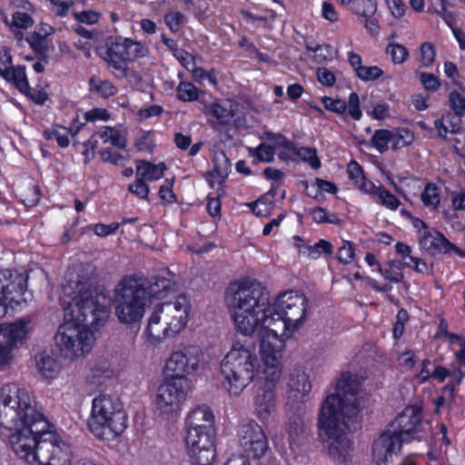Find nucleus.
<instances>
[{"label":"nucleus","mask_w":465,"mask_h":465,"mask_svg":"<svg viewBox=\"0 0 465 465\" xmlns=\"http://www.w3.org/2000/svg\"><path fill=\"white\" fill-rule=\"evenodd\" d=\"M386 53L391 55L394 64H403L410 55L407 47L398 43H390L386 47Z\"/></svg>","instance_id":"45"},{"label":"nucleus","mask_w":465,"mask_h":465,"mask_svg":"<svg viewBox=\"0 0 465 465\" xmlns=\"http://www.w3.org/2000/svg\"><path fill=\"white\" fill-rule=\"evenodd\" d=\"M176 97L182 102H194L199 98V90L193 83L181 81L176 87Z\"/></svg>","instance_id":"35"},{"label":"nucleus","mask_w":465,"mask_h":465,"mask_svg":"<svg viewBox=\"0 0 465 465\" xmlns=\"http://www.w3.org/2000/svg\"><path fill=\"white\" fill-rule=\"evenodd\" d=\"M348 114L355 121L361 120L362 112L360 106V98L356 92H351L348 97Z\"/></svg>","instance_id":"56"},{"label":"nucleus","mask_w":465,"mask_h":465,"mask_svg":"<svg viewBox=\"0 0 465 465\" xmlns=\"http://www.w3.org/2000/svg\"><path fill=\"white\" fill-rule=\"evenodd\" d=\"M44 453L42 463L45 460L48 465H70L72 451L70 445L54 430V425L49 421V428L45 430L40 445Z\"/></svg>","instance_id":"15"},{"label":"nucleus","mask_w":465,"mask_h":465,"mask_svg":"<svg viewBox=\"0 0 465 465\" xmlns=\"http://www.w3.org/2000/svg\"><path fill=\"white\" fill-rule=\"evenodd\" d=\"M346 172L348 178L352 181L356 186L366 178L362 166L355 160H351L349 163Z\"/></svg>","instance_id":"54"},{"label":"nucleus","mask_w":465,"mask_h":465,"mask_svg":"<svg viewBox=\"0 0 465 465\" xmlns=\"http://www.w3.org/2000/svg\"><path fill=\"white\" fill-rule=\"evenodd\" d=\"M420 62L424 67H430L436 56V50L433 44L424 42L420 46Z\"/></svg>","instance_id":"48"},{"label":"nucleus","mask_w":465,"mask_h":465,"mask_svg":"<svg viewBox=\"0 0 465 465\" xmlns=\"http://www.w3.org/2000/svg\"><path fill=\"white\" fill-rule=\"evenodd\" d=\"M96 288L83 284L74 298V304L64 308V322L54 335L58 349H85L92 346L94 331L108 319V305L100 302Z\"/></svg>","instance_id":"4"},{"label":"nucleus","mask_w":465,"mask_h":465,"mask_svg":"<svg viewBox=\"0 0 465 465\" xmlns=\"http://www.w3.org/2000/svg\"><path fill=\"white\" fill-rule=\"evenodd\" d=\"M391 15L396 19L402 18L408 10V6L404 0H385Z\"/></svg>","instance_id":"59"},{"label":"nucleus","mask_w":465,"mask_h":465,"mask_svg":"<svg viewBox=\"0 0 465 465\" xmlns=\"http://www.w3.org/2000/svg\"><path fill=\"white\" fill-rule=\"evenodd\" d=\"M97 54L107 63L109 71L121 79L128 74V64L146 57L149 48L130 37L110 35L104 45L97 48Z\"/></svg>","instance_id":"11"},{"label":"nucleus","mask_w":465,"mask_h":465,"mask_svg":"<svg viewBox=\"0 0 465 465\" xmlns=\"http://www.w3.org/2000/svg\"><path fill=\"white\" fill-rule=\"evenodd\" d=\"M376 199L378 203L391 211H396L401 205V201L384 185L380 188Z\"/></svg>","instance_id":"42"},{"label":"nucleus","mask_w":465,"mask_h":465,"mask_svg":"<svg viewBox=\"0 0 465 465\" xmlns=\"http://www.w3.org/2000/svg\"><path fill=\"white\" fill-rule=\"evenodd\" d=\"M422 411L406 407L388 424L386 430L373 442V457L378 463L387 464L403 443L411 442L421 426Z\"/></svg>","instance_id":"8"},{"label":"nucleus","mask_w":465,"mask_h":465,"mask_svg":"<svg viewBox=\"0 0 465 465\" xmlns=\"http://www.w3.org/2000/svg\"><path fill=\"white\" fill-rule=\"evenodd\" d=\"M128 417L117 397L101 394L92 401L87 425L92 434L102 440H114L127 428Z\"/></svg>","instance_id":"10"},{"label":"nucleus","mask_w":465,"mask_h":465,"mask_svg":"<svg viewBox=\"0 0 465 465\" xmlns=\"http://www.w3.org/2000/svg\"><path fill=\"white\" fill-rule=\"evenodd\" d=\"M57 124L53 125L52 129L45 130L43 133V136L45 140L49 141L54 138L59 147L66 148L69 146L70 140L68 137V133L61 134L58 130L59 127Z\"/></svg>","instance_id":"52"},{"label":"nucleus","mask_w":465,"mask_h":465,"mask_svg":"<svg viewBox=\"0 0 465 465\" xmlns=\"http://www.w3.org/2000/svg\"><path fill=\"white\" fill-rule=\"evenodd\" d=\"M120 227L119 223H112L110 224H104L103 223H97L93 224L92 230L94 233L99 237H106L116 233Z\"/></svg>","instance_id":"58"},{"label":"nucleus","mask_w":465,"mask_h":465,"mask_svg":"<svg viewBox=\"0 0 465 465\" xmlns=\"http://www.w3.org/2000/svg\"><path fill=\"white\" fill-rule=\"evenodd\" d=\"M28 279L25 272L16 269L0 271V318L5 317L9 310L15 311L26 303Z\"/></svg>","instance_id":"13"},{"label":"nucleus","mask_w":465,"mask_h":465,"mask_svg":"<svg viewBox=\"0 0 465 465\" xmlns=\"http://www.w3.org/2000/svg\"><path fill=\"white\" fill-rule=\"evenodd\" d=\"M207 114L215 118L216 122L223 126L230 124L234 117L232 104L229 102H213L207 108Z\"/></svg>","instance_id":"25"},{"label":"nucleus","mask_w":465,"mask_h":465,"mask_svg":"<svg viewBox=\"0 0 465 465\" xmlns=\"http://www.w3.org/2000/svg\"><path fill=\"white\" fill-rule=\"evenodd\" d=\"M377 3L375 0H353L350 10L362 18H369L377 12Z\"/></svg>","instance_id":"34"},{"label":"nucleus","mask_w":465,"mask_h":465,"mask_svg":"<svg viewBox=\"0 0 465 465\" xmlns=\"http://www.w3.org/2000/svg\"><path fill=\"white\" fill-rule=\"evenodd\" d=\"M255 411L258 418L264 422L275 408V392L272 388L262 390L254 399Z\"/></svg>","instance_id":"24"},{"label":"nucleus","mask_w":465,"mask_h":465,"mask_svg":"<svg viewBox=\"0 0 465 465\" xmlns=\"http://www.w3.org/2000/svg\"><path fill=\"white\" fill-rule=\"evenodd\" d=\"M115 375L116 371L112 359L101 354L97 355L96 358L91 361L86 374V380L90 384L101 386L107 380L114 378Z\"/></svg>","instance_id":"21"},{"label":"nucleus","mask_w":465,"mask_h":465,"mask_svg":"<svg viewBox=\"0 0 465 465\" xmlns=\"http://www.w3.org/2000/svg\"><path fill=\"white\" fill-rule=\"evenodd\" d=\"M191 300L186 294H179L173 301L162 302L154 306L144 332L153 344L174 337L188 322Z\"/></svg>","instance_id":"9"},{"label":"nucleus","mask_w":465,"mask_h":465,"mask_svg":"<svg viewBox=\"0 0 465 465\" xmlns=\"http://www.w3.org/2000/svg\"><path fill=\"white\" fill-rule=\"evenodd\" d=\"M456 388V383L453 381H449L443 388L441 395L438 396L434 401V404L436 406V411H439L441 407L445 405V403L449 401H452L454 399V391Z\"/></svg>","instance_id":"53"},{"label":"nucleus","mask_w":465,"mask_h":465,"mask_svg":"<svg viewBox=\"0 0 465 465\" xmlns=\"http://www.w3.org/2000/svg\"><path fill=\"white\" fill-rule=\"evenodd\" d=\"M224 301L239 332L251 335L258 326L263 327L259 333V349H276L269 339H277L278 332L270 326L281 321L284 329L299 328L308 306L304 293L294 290L281 292L272 304L266 289L250 278L231 282Z\"/></svg>","instance_id":"1"},{"label":"nucleus","mask_w":465,"mask_h":465,"mask_svg":"<svg viewBox=\"0 0 465 465\" xmlns=\"http://www.w3.org/2000/svg\"><path fill=\"white\" fill-rule=\"evenodd\" d=\"M420 245L433 253L437 252L442 253H450L451 252L457 253L460 252V249L450 242L444 234L439 231H434V232H430V231L423 232L420 237Z\"/></svg>","instance_id":"22"},{"label":"nucleus","mask_w":465,"mask_h":465,"mask_svg":"<svg viewBox=\"0 0 465 465\" xmlns=\"http://www.w3.org/2000/svg\"><path fill=\"white\" fill-rule=\"evenodd\" d=\"M175 177L165 178L163 184L159 187L158 195L163 204L170 205L178 202V197L173 192Z\"/></svg>","instance_id":"39"},{"label":"nucleus","mask_w":465,"mask_h":465,"mask_svg":"<svg viewBox=\"0 0 465 465\" xmlns=\"http://www.w3.org/2000/svg\"><path fill=\"white\" fill-rule=\"evenodd\" d=\"M321 102L323 107L331 113L342 114L347 110V103L339 98H332L331 96H322Z\"/></svg>","instance_id":"49"},{"label":"nucleus","mask_w":465,"mask_h":465,"mask_svg":"<svg viewBox=\"0 0 465 465\" xmlns=\"http://www.w3.org/2000/svg\"><path fill=\"white\" fill-rule=\"evenodd\" d=\"M188 390L186 379L165 376L156 392V407L164 414H172L180 410L185 401Z\"/></svg>","instance_id":"14"},{"label":"nucleus","mask_w":465,"mask_h":465,"mask_svg":"<svg viewBox=\"0 0 465 465\" xmlns=\"http://www.w3.org/2000/svg\"><path fill=\"white\" fill-rule=\"evenodd\" d=\"M34 25L33 17L21 11H16L12 15V21L9 24L11 28H18V29H28L32 27Z\"/></svg>","instance_id":"47"},{"label":"nucleus","mask_w":465,"mask_h":465,"mask_svg":"<svg viewBox=\"0 0 465 465\" xmlns=\"http://www.w3.org/2000/svg\"><path fill=\"white\" fill-rule=\"evenodd\" d=\"M392 131L388 129H377L374 131L369 143L361 142V144H368L376 149L380 153H384L389 149V143H391Z\"/></svg>","instance_id":"29"},{"label":"nucleus","mask_w":465,"mask_h":465,"mask_svg":"<svg viewBox=\"0 0 465 465\" xmlns=\"http://www.w3.org/2000/svg\"><path fill=\"white\" fill-rule=\"evenodd\" d=\"M420 201L425 208L438 211L441 201L440 187L435 183L428 182L420 193Z\"/></svg>","instance_id":"26"},{"label":"nucleus","mask_w":465,"mask_h":465,"mask_svg":"<svg viewBox=\"0 0 465 465\" xmlns=\"http://www.w3.org/2000/svg\"><path fill=\"white\" fill-rule=\"evenodd\" d=\"M136 176H140L146 182H155L162 179L167 170L165 163H151L148 160H135Z\"/></svg>","instance_id":"23"},{"label":"nucleus","mask_w":465,"mask_h":465,"mask_svg":"<svg viewBox=\"0 0 465 465\" xmlns=\"http://www.w3.org/2000/svg\"><path fill=\"white\" fill-rule=\"evenodd\" d=\"M84 118L85 120V123H93L98 120L107 122L111 118V114L105 108L96 107L85 112L84 114Z\"/></svg>","instance_id":"57"},{"label":"nucleus","mask_w":465,"mask_h":465,"mask_svg":"<svg viewBox=\"0 0 465 465\" xmlns=\"http://www.w3.org/2000/svg\"><path fill=\"white\" fill-rule=\"evenodd\" d=\"M383 70L377 66H365L363 65L360 70H357L356 76L363 82H371L381 78L383 75Z\"/></svg>","instance_id":"46"},{"label":"nucleus","mask_w":465,"mask_h":465,"mask_svg":"<svg viewBox=\"0 0 465 465\" xmlns=\"http://www.w3.org/2000/svg\"><path fill=\"white\" fill-rule=\"evenodd\" d=\"M202 357L203 351H173L165 362V376L186 379L185 374H193L197 371Z\"/></svg>","instance_id":"18"},{"label":"nucleus","mask_w":465,"mask_h":465,"mask_svg":"<svg viewBox=\"0 0 465 465\" xmlns=\"http://www.w3.org/2000/svg\"><path fill=\"white\" fill-rule=\"evenodd\" d=\"M175 286L176 282L173 279L158 274H126L114 289L115 315L122 323L138 322L143 317L148 302L165 299Z\"/></svg>","instance_id":"5"},{"label":"nucleus","mask_w":465,"mask_h":465,"mask_svg":"<svg viewBox=\"0 0 465 465\" xmlns=\"http://www.w3.org/2000/svg\"><path fill=\"white\" fill-rule=\"evenodd\" d=\"M49 420L25 388L7 383L0 388V437L18 459L42 463L40 445Z\"/></svg>","instance_id":"2"},{"label":"nucleus","mask_w":465,"mask_h":465,"mask_svg":"<svg viewBox=\"0 0 465 465\" xmlns=\"http://www.w3.org/2000/svg\"><path fill=\"white\" fill-rule=\"evenodd\" d=\"M317 79L319 83L326 87H332L335 84V74L326 67L317 69Z\"/></svg>","instance_id":"64"},{"label":"nucleus","mask_w":465,"mask_h":465,"mask_svg":"<svg viewBox=\"0 0 465 465\" xmlns=\"http://www.w3.org/2000/svg\"><path fill=\"white\" fill-rule=\"evenodd\" d=\"M261 360L252 351H228L221 362L223 385L232 395H239L255 379H264L273 387L279 380L282 351H259Z\"/></svg>","instance_id":"6"},{"label":"nucleus","mask_w":465,"mask_h":465,"mask_svg":"<svg viewBox=\"0 0 465 465\" xmlns=\"http://www.w3.org/2000/svg\"><path fill=\"white\" fill-rule=\"evenodd\" d=\"M0 76L36 105L42 106L49 100V94L42 85L30 86L26 66L14 65L11 49L5 45L0 48Z\"/></svg>","instance_id":"12"},{"label":"nucleus","mask_w":465,"mask_h":465,"mask_svg":"<svg viewBox=\"0 0 465 465\" xmlns=\"http://www.w3.org/2000/svg\"><path fill=\"white\" fill-rule=\"evenodd\" d=\"M239 437L240 444L247 458L260 459L264 456L269 448L262 428L253 420L240 427Z\"/></svg>","instance_id":"17"},{"label":"nucleus","mask_w":465,"mask_h":465,"mask_svg":"<svg viewBox=\"0 0 465 465\" xmlns=\"http://www.w3.org/2000/svg\"><path fill=\"white\" fill-rule=\"evenodd\" d=\"M91 351H41L35 355V361L38 372L47 380L52 381L57 377L62 367L63 361L69 360L74 361L78 357H86Z\"/></svg>","instance_id":"16"},{"label":"nucleus","mask_w":465,"mask_h":465,"mask_svg":"<svg viewBox=\"0 0 465 465\" xmlns=\"http://www.w3.org/2000/svg\"><path fill=\"white\" fill-rule=\"evenodd\" d=\"M30 320H18L8 324H0V349H16L23 344L29 331Z\"/></svg>","instance_id":"20"},{"label":"nucleus","mask_w":465,"mask_h":465,"mask_svg":"<svg viewBox=\"0 0 465 465\" xmlns=\"http://www.w3.org/2000/svg\"><path fill=\"white\" fill-rule=\"evenodd\" d=\"M288 385L292 391L301 394L302 400L312 391L310 377L305 371H295L291 375Z\"/></svg>","instance_id":"27"},{"label":"nucleus","mask_w":465,"mask_h":465,"mask_svg":"<svg viewBox=\"0 0 465 465\" xmlns=\"http://www.w3.org/2000/svg\"><path fill=\"white\" fill-rule=\"evenodd\" d=\"M420 81L422 84L424 89H426L429 92H435L440 86V82L439 78L430 73H420Z\"/></svg>","instance_id":"61"},{"label":"nucleus","mask_w":465,"mask_h":465,"mask_svg":"<svg viewBox=\"0 0 465 465\" xmlns=\"http://www.w3.org/2000/svg\"><path fill=\"white\" fill-rule=\"evenodd\" d=\"M432 378L437 380L440 382L444 381L448 377L451 378L450 381L456 383V386L459 385L463 378V373L460 370L457 371L450 372L449 369L440 365H435L434 369L431 371Z\"/></svg>","instance_id":"43"},{"label":"nucleus","mask_w":465,"mask_h":465,"mask_svg":"<svg viewBox=\"0 0 465 465\" xmlns=\"http://www.w3.org/2000/svg\"><path fill=\"white\" fill-rule=\"evenodd\" d=\"M290 152L292 155L299 157L302 162L308 163L314 170H318L322 166L321 160L317 154V150L313 147H297L294 144V149Z\"/></svg>","instance_id":"32"},{"label":"nucleus","mask_w":465,"mask_h":465,"mask_svg":"<svg viewBox=\"0 0 465 465\" xmlns=\"http://www.w3.org/2000/svg\"><path fill=\"white\" fill-rule=\"evenodd\" d=\"M41 189L39 185L30 183L21 193L20 200L26 207L36 206L41 200Z\"/></svg>","instance_id":"37"},{"label":"nucleus","mask_w":465,"mask_h":465,"mask_svg":"<svg viewBox=\"0 0 465 465\" xmlns=\"http://www.w3.org/2000/svg\"><path fill=\"white\" fill-rule=\"evenodd\" d=\"M184 437L188 454L196 465H212L215 459L214 416L207 405H200L187 415Z\"/></svg>","instance_id":"7"},{"label":"nucleus","mask_w":465,"mask_h":465,"mask_svg":"<svg viewBox=\"0 0 465 465\" xmlns=\"http://www.w3.org/2000/svg\"><path fill=\"white\" fill-rule=\"evenodd\" d=\"M128 191L142 200H148L150 188L145 180L140 176H136L134 183L128 185Z\"/></svg>","instance_id":"50"},{"label":"nucleus","mask_w":465,"mask_h":465,"mask_svg":"<svg viewBox=\"0 0 465 465\" xmlns=\"http://www.w3.org/2000/svg\"><path fill=\"white\" fill-rule=\"evenodd\" d=\"M206 211L213 219H220L222 215V202L220 197L208 195L206 198Z\"/></svg>","instance_id":"62"},{"label":"nucleus","mask_w":465,"mask_h":465,"mask_svg":"<svg viewBox=\"0 0 465 465\" xmlns=\"http://www.w3.org/2000/svg\"><path fill=\"white\" fill-rule=\"evenodd\" d=\"M357 245L348 240L342 241V245L338 249L337 260L340 263L347 265L355 261Z\"/></svg>","instance_id":"40"},{"label":"nucleus","mask_w":465,"mask_h":465,"mask_svg":"<svg viewBox=\"0 0 465 465\" xmlns=\"http://www.w3.org/2000/svg\"><path fill=\"white\" fill-rule=\"evenodd\" d=\"M391 149L397 151L401 148L410 146L415 140L414 133L406 127H399L392 131Z\"/></svg>","instance_id":"31"},{"label":"nucleus","mask_w":465,"mask_h":465,"mask_svg":"<svg viewBox=\"0 0 465 465\" xmlns=\"http://www.w3.org/2000/svg\"><path fill=\"white\" fill-rule=\"evenodd\" d=\"M448 101L450 108L457 117L462 118L465 116V96L459 91L452 90L449 93Z\"/></svg>","instance_id":"44"},{"label":"nucleus","mask_w":465,"mask_h":465,"mask_svg":"<svg viewBox=\"0 0 465 465\" xmlns=\"http://www.w3.org/2000/svg\"><path fill=\"white\" fill-rule=\"evenodd\" d=\"M249 155L254 156V163H272L274 160L275 149L265 143H261L255 148H249Z\"/></svg>","instance_id":"38"},{"label":"nucleus","mask_w":465,"mask_h":465,"mask_svg":"<svg viewBox=\"0 0 465 465\" xmlns=\"http://www.w3.org/2000/svg\"><path fill=\"white\" fill-rule=\"evenodd\" d=\"M99 155L104 163H109L114 165H118L124 157L120 153L116 152L113 148H104L99 151Z\"/></svg>","instance_id":"63"},{"label":"nucleus","mask_w":465,"mask_h":465,"mask_svg":"<svg viewBox=\"0 0 465 465\" xmlns=\"http://www.w3.org/2000/svg\"><path fill=\"white\" fill-rule=\"evenodd\" d=\"M274 201L262 194L256 201L251 203L249 207L256 216H268L274 208Z\"/></svg>","instance_id":"41"},{"label":"nucleus","mask_w":465,"mask_h":465,"mask_svg":"<svg viewBox=\"0 0 465 465\" xmlns=\"http://www.w3.org/2000/svg\"><path fill=\"white\" fill-rule=\"evenodd\" d=\"M449 5L447 0H430L429 12L437 14L450 28L456 25L457 17L453 12L448 10Z\"/></svg>","instance_id":"30"},{"label":"nucleus","mask_w":465,"mask_h":465,"mask_svg":"<svg viewBox=\"0 0 465 465\" xmlns=\"http://www.w3.org/2000/svg\"><path fill=\"white\" fill-rule=\"evenodd\" d=\"M287 432L289 435V444L292 446L296 441L299 436L303 432V422L301 419L295 418L291 420L287 427Z\"/></svg>","instance_id":"60"},{"label":"nucleus","mask_w":465,"mask_h":465,"mask_svg":"<svg viewBox=\"0 0 465 465\" xmlns=\"http://www.w3.org/2000/svg\"><path fill=\"white\" fill-rule=\"evenodd\" d=\"M152 134L153 131H148L135 140L134 145L136 152L153 153L155 143L151 138Z\"/></svg>","instance_id":"51"},{"label":"nucleus","mask_w":465,"mask_h":465,"mask_svg":"<svg viewBox=\"0 0 465 465\" xmlns=\"http://www.w3.org/2000/svg\"><path fill=\"white\" fill-rule=\"evenodd\" d=\"M88 84L90 90L104 99L112 97L118 92L117 87L112 82L103 80L95 75L90 77Z\"/></svg>","instance_id":"28"},{"label":"nucleus","mask_w":465,"mask_h":465,"mask_svg":"<svg viewBox=\"0 0 465 465\" xmlns=\"http://www.w3.org/2000/svg\"><path fill=\"white\" fill-rule=\"evenodd\" d=\"M53 27L45 23L37 25L34 31L28 32L25 40L37 59L45 60L48 64L50 60L49 50L51 40L48 36L53 34Z\"/></svg>","instance_id":"19"},{"label":"nucleus","mask_w":465,"mask_h":465,"mask_svg":"<svg viewBox=\"0 0 465 465\" xmlns=\"http://www.w3.org/2000/svg\"><path fill=\"white\" fill-rule=\"evenodd\" d=\"M163 22L172 34H178L187 22L181 11H169L163 15Z\"/></svg>","instance_id":"36"},{"label":"nucleus","mask_w":465,"mask_h":465,"mask_svg":"<svg viewBox=\"0 0 465 465\" xmlns=\"http://www.w3.org/2000/svg\"><path fill=\"white\" fill-rule=\"evenodd\" d=\"M310 213L313 222L318 224L330 223L338 226L342 224V220L335 213H329L327 209L322 206L312 208Z\"/></svg>","instance_id":"33"},{"label":"nucleus","mask_w":465,"mask_h":465,"mask_svg":"<svg viewBox=\"0 0 465 465\" xmlns=\"http://www.w3.org/2000/svg\"><path fill=\"white\" fill-rule=\"evenodd\" d=\"M360 391V382L350 371L341 373L335 385V392L326 396L318 415L319 437L330 441L329 454L342 462L349 456L351 442L346 430L351 417L360 408L351 402Z\"/></svg>","instance_id":"3"},{"label":"nucleus","mask_w":465,"mask_h":465,"mask_svg":"<svg viewBox=\"0 0 465 465\" xmlns=\"http://www.w3.org/2000/svg\"><path fill=\"white\" fill-rule=\"evenodd\" d=\"M266 137L278 148H282L289 152L294 149V143L282 134L270 132L266 134Z\"/></svg>","instance_id":"55"}]
</instances>
